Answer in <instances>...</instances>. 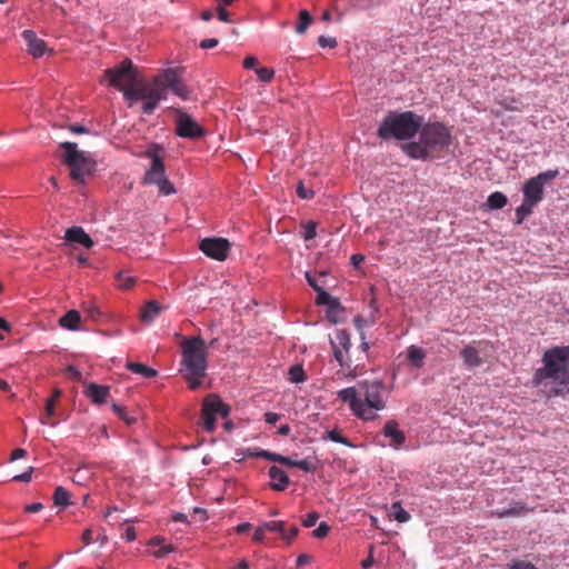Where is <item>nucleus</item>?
<instances>
[{
	"label": "nucleus",
	"mask_w": 569,
	"mask_h": 569,
	"mask_svg": "<svg viewBox=\"0 0 569 569\" xmlns=\"http://www.w3.org/2000/svg\"><path fill=\"white\" fill-rule=\"evenodd\" d=\"M542 362L543 367L536 370L532 383L542 387L548 397L569 393V346L546 350Z\"/></svg>",
	"instance_id": "1"
},
{
	"label": "nucleus",
	"mask_w": 569,
	"mask_h": 569,
	"mask_svg": "<svg viewBox=\"0 0 569 569\" xmlns=\"http://www.w3.org/2000/svg\"><path fill=\"white\" fill-rule=\"evenodd\" d=\"M418 133V141H409L401 146V150L415 160L439 159L452 142L451 129L439 121L423 123L422 120Z\"/></svg>",
	"instance_id": "2"
},
{
	"label": "nucleus",
	"mask_w": 569,
	"mask_h": 569,
	"mask_svg": "<svg viewBox=\"0 0 569 569\" xmlns=\"http://www.w3.org/2000/svg\"><path fill=\"white\" fill-rule=\"evenodd\" d=\"M208 346L201 337L184 339L182 342V375L191 390L198 389L208 367Z\"/></svg>",
	"instance_id": "3"
},
{
	"label": "nucleus",
	"mask_w": 569,
	"mask_h": 569,
	"mask_svg": "<svg viewBox=\"0 0 569 569\" xmlns=\"http://www.w3.org/2000/svg\"><path fill=\"white\" fill-rule=\"evenodd\" d=\"M423 117L413 111L389 112L381 121L377 134L383 140H410L421 128Z\"/></svg>",
	"instance_id": "4"
},
{
	"label": "nucleus",
	"mask_w": 569,
	"mask_h": 569,
	"mask_svg": "<svg viewBox=\"0 0 569 569\" xmlns=\"http://www.w3.org/2000/svg\"><path fill=\"white\" fill-rule=\"evenodd\" d=\"M362 409L366 416H359V419L372 421L378 418L377 412L386 408L387 399L385 397V385L381 380L362 381L359 383Z\"/></svg>",
	"instance_id": "5"
},
{
	"label": "nucleus",
	"mask_w": 569,
	"mask_h": 569,
	"mask_svg": "<svg viewBox=\"0 0 569 569\" xmlns=\"http://www.w3.org/2000/svg\"><path fill=\"white\" fill-rule=\"evenodd\" d=\"M64 150L63 161L70 167V177L78 183H84L86 178L94 170V161L83 151L78 150L74 142H62Z\"/></svg>",
	"instance_id": "6"
},
{
	"label": "nucleus",
	"mask_w": 569,
	"mask_h": 569,
	"mask_svg": "<svg viewBox=\"0 0 569 569\" xmlns=\"http://www.w3.org/2000/svg\"><path fill=\"white\" fill-rule=\"evenodd\" d=\"M229 413L230 407L228 405L222 402L217 395H209L204 398L201 409L203 429L207 432H212L216 429L217 416L226 418Z\"/></svg>",
	"instance_id": "7"
},
{
	"label": "nucleus",
	"mask_w": 569,
	"mask_h": 569,
	"mask_svg": "<svg viewBox=\"0 0 569 569\" xmlns=\"http://www.w3.org/2000/svg\"><path fill=\"white\" fill-rule=\"evenodd\" d=\"M108 83L118 90H123L129 84H134L137 72L130 59H124L113 68L104 71Z\"/></svg>",
	"instance_id": "8"
},
{
	"label": "nucleus",
	"mask_w": 569,
	"mask_h": 569,
	"mask_svg": "<svg viewBox=\"0 0 569 569\" xmlns=\"http://www.w3.org/2000/svg\"><path fill=\"white\" fill-rule=\"evenodd\" d=\"M559 176V170H547L527 180L522 187L523 200L537 206L543 199V186Z\"/></svg>",
	"instance_id": "9"
},
{
	"label": "nucleus",
	"mask_w": 569,
	"mask_h": 569,
	"mask_svg": "<svg viewBox=\"0 0 569 569\" xmlns=\"http://www.w3.org/2000/svg\"><path fill=\"white\" fill-rule=\"evenodd\" d=\"M167 93L164 90L163 81H159V74L154 78L152 83H142V112L151 114L159 102L166 99Z\"/></svg>",
	"instance_id": "10"
},
{
	"label": "nucleus",
	"mask_w": 569,
	"mask_h": 569,
	"mask_svg": "<svg viewBox=\"0 0 569 569\" xmlns=\"http://www.w3.org/2000/svg\"><path fill=\"white\" fill-rule=\"evenodd\" d=\"M176 133L181 138L197 140L202 138L206 131L190 114L180 111L176 118Z\"/></svg>",
	"instance_id": "11"
},
{
	"label": "nucleus",
	"mask_w": 569,
	"mask_h": 569,
	"mask_svg": "<svg viewBox=\"0 0 569 569\" xmlns=\"http://www.w3.org/2000/svg\"><path fill=\"white\" fill-rule=\"evenodd\" d=\"M331 347L333 350L335 359L341 367L350 368L351 362L348 356L349 349L351 347L350 335L343 330H337L335 333V338L331 339Z\"/></svg>",
	"instance_id": "12"
},
{
	"label": "nucleus",
	"mask_w": 569,
	"mask_h": 569,
	"mask_svg": "<svg viewBox=\"0 0 569 569\" xmlns=\"http://www.w3.org/2000/svg\"><path fill=\"white\" fill-rule=\"evenodd\" d=\"M199 248L207 257L223 261L229 254L230 242L224 238H204Z\"/></svg>",
	"instance_id": "13"
},
{
	"label": "nucleus",
	"mask_w": 569,
	"mask_h": 569,
	"mask_svg": "<svg viewBox=\"0 0 569 569\" xmlns=\"http://www.w3.org/2000/svg\"><path fill=\"white\" fill-rule=\"evenodd\" d=\"M161 148L158 144H152L146 151L147 157L151 158V167L146 172L144 182L150 184H158L166 176H164V164L162 159L159 157L158 151Z\"/></svg>",
	"instance_id": "14"
},
{
	"label": "nucleus",
	"mask_w": 569,
	"mask_h": 569,
	"mask_svg": "<svg viewBox=\"0 0 569 569\" xmlns=\"http://www.w3.org/2000/svg\"><path fill=\"white\" fill-rule=\"evenodd\" d=\"M159 81H163L166 91L170 89L176 96L183 100L189 98V90L174 70L167 69L161 72L159 74Z\"/></svg>",
	"instance_id": "15"
},
{
	"label": "nucleus",
	"mask_w": 569,
	"mask_h": 569,
	"mask_svg": "<svg viewBox=\"0 0 569 569\" xmlns=\"http://www.w3.org/2000/svg\"><path fill=\"white\" fill-rule=\"evenodd\" d=\"M487 346L488 343L486 341H473L463 347L460 351V356L465 366L468 368H476L482 365V359L479 353L485 351Z\"/></svg>",
	"instance_id": "16"
},
{
	"label": "nucleus",
	"mask_w": 569,
	"mask_h": 569,
	"mask_svg": "<svg viewBox=\"0 0 569 569\" xmlns=\"http://www.w3.org/2000/svg\"><path fill=\"white\" fill-rule=\"evenodd\" d=\"M338 398L349 405L350 410L356 417L359 418V416H366L365 410H361V397L358 395V391L355 387L345 388L338 391Z\"/></svg>",
	"instance_id": "17"
},
{
	"label": "nucleus",
	"mask_w": 569,
	"mask_h": 569,
	"mask_svg": "<svg viewBox=\"0 0 569 569\" xmlns=\"http://www.w3.org/2000/svg\"><path fill=\"white\" fill-rule=\"evenodd\" d=\"M382 435L390 439L389 445L395 449H399L406 441V435L399 429V423L396 420L386 421Z\"/></svg>",
	"instance_id": "18"
},
{
	"label": "nucleus",
	"mask_w": 569,
	"mask_h": 569,
	"mask_svg": "<svg viewBox=\"0 0 569 569\" xmlns=\"http://www.w3.org/2000/svg\"><path fill=\"white\" fill-rule=\"evenodd\" d=\"M22 37L28 44L29 53L34 58H40L44 54L47 50L46 42L38 38L36 32L32 30H24L22 32Z\"/></svg>",
	"instance_id": "19"
},
{
	"label": "nucleus",
	"mask_w": 569,
	"mask_h": 569,
	"mask_svg": "<svg viewBox=\"0 0 569 569\" xmlns=\"http://www.w3.org/2000/svg\"><path fill=\"white\" fill-rule=\"evenodd\" d=\"M270 487L276 491H283L289 486L288 475L277 466L269 468Z\"/></svg>",
	"instance_id": "20"
},
{
	"label": "nucleus",
	"mask_w": 569,
	"mask_h": 569,
	"mask_svg": "<svg viewBox=\"0 0 569 569\" xmlns=\"http://www.w3.org/2000/svg\"><path fill=\"white\" fill-rule=\"evenodd\" d=\"M86 396L91 399L93 403L101 405L107 401L110 393V387L97 383H89L84 391Z\"/></svg>",
	"instance_id": "21"
},
{
	"label": "nucleus",
	"mask_w": 569,
	"mask_h": 569,
	"mask_svg": "<svg viewBox=\"0 0 569 569\" xmlns=\"http://www.w3.org/2000/svg\"><path fill=\"white\" fill-rule=\"evenodd\" d=\"M66 239L71 242H77L86 248H91L93 246L92 239L81 227H71L66 231Z\"/></svg>",
	"instance_id": "22"
},
{
	"label": "nucleus",
	"mask_w": 569,
	"mask_h": 569,
	"mask_svg": "<svg viewBox=\"0 0 569 569\" xmlns=\"http://www.w3.org/2000/svg\"><path fill=\"white\" fill-rule=\"evenodd\" d=\"M162 307L156 300H149L140 311V319L146 323L152 322L161 312Z\"/></svg>",
	"instance_id": "23"
},
{
	"label": "nucleus",
	"mask_w": 569,
	"mask_h": 569,
	"mask_svg": "<svg viewBox=\"0 0 569 569\" xmlns=\"http://www.w3.org/2000/svg\"><path fill=\"white\" fill-rule=\"evenodd\" d=\"M81 321V316L77 310H69L59 320L61 327L68 330H78Z\"/></svg>",
	"instance_id": "24"
},
{
	"label": "nucleus",
	"mask_w": 569,
	"mask_h": 569,
	"mask_svg": "<svg viewBox=\"0 0 569 569\" xmlns=\"http://www.w3.org/2000/svg\"><path fill=\"white\" fill-rule=\"evenodd\" d=\"M61 397V390L56 389L50 398L46 401V415L40 419V422L42 425H50L54 426V422H50L49 418H51L54 415V407L57 400Z\"/></svg>",
	"instance_id": "25"
},
{
	"label": "nucleus",
	"mask_w": 569,
	"mask_h": 569,
	"mask_svg": "<svg viewBox=\"0 0 569 569\" xmlns=\"http://www.w3.org/2000/svg\"><path fill=\"white\" fill-rule=\"evenodd\" d=\"M126 368L136 373V375H140L144 378H153L158 375L157 370H154L153 368H150L143 363H140V362H132V361H128L126 363Z\"/></svg>",
	"instance_id": "26"
},
{
	"label": "nucleus",
	"mask_w": 569,
	"mask_h": 569,
	"mask_svg": "<svg viewBox=\"0 0 569 569\" xmlns=\"http://www.w3.org/2000/svg\"><path fill=\"white\" fill-rule=\"evenodd\" d=\"M124 99L129 102V106H132L133 102L138 100H143L142 98V83L138 84L137 81L134 84L127 86L123 90Z\"/></svg>",
	"instance_id": "27"
},
{
	"label": "nucleus",
	"mask_w": 569,
	"mask_h": 569,
	"mask_svg": "<svg viewBox=\"0 0 569 569\" xmlns=\"http://www.w3.org/2000/svg\"><path fill=\"white\" fill-rule=\"evenodd\" d=\"M529 509L526 505L521 502H517L513 507L509 509L498 510L495 513L498 518H507V517H520L529 512Z\"/></svg>",
	"instance_id": "28"
},
{
	"label": "nucleus",
	"mask_w": 569,
	"mask_h": 569,
	"mask_svg": "<svg viewBox=\"0 0 569 569\" xmlns=\"http://www.w3.org/2000/svg\"><path fill=\"white\" fill-rule=\"evenodd\" d=\"M408 360L416 367L421 368L423 366V360L426 358V352L423 349L417 346H410L407 350Z\"/></svg>",
	"instance_id": "29"
},
{
	"label": "nucleus",
	"mask_w": 569,
	"mask_h": 569,
	"mask_svg": "<svg viewBox=\"0 0 569 569\" xmlns=\"http://www.w3.org/2000/svg\"><path fill=\"white\" fill-rule=\"evenodd\" d=\"M507 202L506 194L500 191L492 192L487 199V204L492 210L502 209Z\"/></svg>",
	"instance_id": "30"
},
{
	"label": "nucleus",
	"mask_w": 569,
	"mask_h": 569,
	"mask_svg": "<svg viewBox=\"0 0 569 569\" xmlns=\"http://www.w3.org/2000/svg\"><path fill=\"white\" fill-rule=\"evenodd\" d=\"M70 493L63 487L59 486L53 492L54 505L61 508H66L71 505Z\"/></svg>",
	"instance_id": "31"
},
{
	"label": "nucleus",
	"mask_w": 569,
	"mask_h": 569,
	"mask_svg": "<svg viewBox=\"0 0 569 569\" xmlns=\"http://www.w3.org/2000/svg\"><path fill=\"white\" fill-rule=\"evenodd\" d=\"M312 20L313 19L311 14L307 10H301L299 12V22L296 26V32L299 34H303L307 31L308 27L311 24Z\"/></svg>",
	"instance_id": "32"
},
{
	"label": "nucleus",
	"mask_w": 569,
	"mask_h": 569,
	"mask_svg": "<svg viewBox=\"0 0 569 569\" xmlns=\"http://www.w3.org/2000/svg\"><path fill=\"white\" fill-rule=\"evenodd\" d=\"M535 207L536 206L533 203L522 200V203L516 209L517 223L520 224L529 214H531Z\"/></svg>",
	"instance_id": "33"
},
{
	"label": "nucleus",
	"mask_w": 569,
	"mask_h": 569,
	"mask_svg": "<svg viewBox=\"0 0 569 569\" xmlns=\"http://www.w3.org/2000/svg\"><path fill=\"white\" fill-rule=\"evenodd\" d=\"M289 380L293 383L303 382L307 379L306 372L301 365H295L289 369Z\"/></svg>",
	"instance_id": "34"
},
{
	"label": "nucleus",
	"mask_w": 569,
	"mask_h": 569,
	"mask_svg": "<svg viewBox=\"0 0 569 569\" xmlns=\"http://www.w3.org/2000/svg\"><path fill=\"white\" fill-rule=\"evenodd\" d=\"M117 281H118V287L120 289L129 290L136 284L137 278L128 276L124 272L120 271L117 274Z\"/></svg>",
	"instance_id": "35"
},
{
	"label": "nucleus",
	"mask_w": 569,
	"mask_h": 569,
	"mask_svg": "<svg viewBox=\"0 0 569 569\" xmlns=\"http://www.w3.org/2000/svg\"><path fill=\"white\" fill-rule=\"evenodd\" d=\"M392 516L399 522H407L410 519V515L402 507L400 501H396L391 506Z\"/></svg>",
	"instance_id": "36"
},
{
	"label": "nucleus",
	"mask_w": 569,
	"mask_h": 569,
	"mask_svg": "<svg viewBox=\"0 0 569 569\" xmlns=\"http://www.w3.org/2000/svg\"><path fill=\"white\" fill-rule=\"evenodd\" d=\"M91 479L90 472L86 468H79L72 476V481L77 485L84 486Z\"/></svg>",
	"instance_id": "37"
},
{
	"label": "nucleus",
	"mask_w": 569,
	"mask_h": 569,
	"mask_svg": "<svg viewBox=\"0 0 569 569\" xmlns=\"http://www.w3.org/2000/svg\"><path fill=\"white\" fill-rule=\"evenodd\" d=\"M317 305H328L336 306L338 303L337 299H333L327 291L322 288L317 291Z\"/></svg>",
	"instance_id": "38"
},
{
	"label": "nucleus",
	"mask_w": 569,
	"mask_h": 569,
	"mask_svg": "<svg viewBox=\"0 0 569 569\" xmlns=\"http://www.w3.org/2000/svg\"><path fill=\"white\" fill-rule=\"evenodd\" d=\"M262 526L266 531L279 532L281 535V537H287L283 521H268V522H264Z\"/></svg>",
	"instance_id": "39"
},
{
	"label": "nucleus",
	"mask_w": 569,
	"mask_h": 569,
	"mask_svg": "<svg viewBox=\"0 0 569 569\" xmlns=\"http://www.w3.org/2000/svg\"><path fill=\"white\" fill-rule=\"evenodd\" d=\"M258 79L262 82H270L274 77V70L272 68L259 67L256 68Z\"/></svg>",
	"instance_id": "40"
},
{
	"label": "nucleus",
	"mask_w": 569,
	"mask_h": 569,
	"mask_svg": "<svg viewBox=\"0 0 569 569\" xmlns=\"http://www.w3.org/2000/svg\"><path fill=\"white\" fill-rule=\"evenodd\" d=\"M112 410L114 411V413L121 419L123 420L127 425H132L136 422V419L133 417H130L127 412H126V409L121 406H119L118 403H112Z\"/></svg>",
	"instance_id": "41"
},
{
	"label": "nucleus",
	"mask_w": 569,
	"mask_h": 569,
	"mask_svg": "<svg viewBox=\"0 0 569 569\" xmlns=\"http://www.w3.org/2000/svg\"><path fill=\"white\" fill-rule=\"evenodd\" d=\"M159 192L163 196L176 193V188L166 177L157 184Z\"/></svg>",
	"instance_id": "42"
},
{
	"label": "nucleus",
	"mask_w": 569,
	"mask_h": 569,
	"mask_svg": "<svg viewBox=\"0 0 569 569\" xmlns=\"http://www.w3.org/2000/svg\"><path fill=\"white\" fill-rule=\"evenodd\" d=\"M317 234V224L313 221H308L303 227L302 237L305 240H311Z\"/></svg>",
	"instance_id": "43"
},
{
	"label": "nucleus",
	"mask_w": 569,
	"mask_h": 569,
	"mask_svg": "<svg viewBox=\"0 0 569 569\" xmlns=\"http://www.w3.org/2000/svg\"><path fill=\"white\" fill-rule=\"evenodd\" d=\"M508 566L510 569H539L533 563L525 560H513Z\"/></svg>",
	"instance_id": "44"
},
{
	"label": "nucleus",
	"mask_w": 569,
	"mask_h": 569,
	"mask_svg": "<svg viewBox=\"0 0 569 569\" xmlns=\"http://www.w3.org/2000/svg\"><path fill=\"white\" fill-rule=\"evenodd\" d=\"M318 43L321 48H331L332 49L338 46L336 38L326 37V36H320L318 39Z\"/></svg>",
	"instance_id": "45"
},
{
	"label": "nucleus",
	"mask_w": 569,
	"mask_h": 569,
	"mask_svg": "<svg viewBox=\"0 0 569 569\" xmlns=\"http://www.w3.org/2000/svg\"><path fill=\"white\" fill-rule=\"evenodd\" d=\"M297 193L301 199H311L313 198V191L306 188L302 181H299L297 186Z\"/></svg>",
	"instance_id": "46"
},
{
	"label": "nucleus",
	"mask_w": 569,
	"mask_h": 569,
	"mask_svg": "<svg viewBox=\"0 0 569 569\" xmlns=\"http://www.w3.org/2000/svg\"><path fill=\"white\" fill-rule=\"evenodd\" d=\"M329 531H330V527L328 526L327 522L322 521V522H320L318 528L313 530L312 535H313V537L321 539V538L327 537Z\"/></svg>",
	"instance_id": "47"
},
{
	"label": "nucleus",
	"mask_w": 569,
	"mask_h": 569,
	"mask_svg": "<svg viewBox=\"0 0 569 569\" xmlns=\"http://www.w3.org/2000/svg\"><path fill=\"white\" fill-rule=\"evenodd\" d=\"M297 468L306 472H313L316 470V466L309 459L297 460Z\"/></svg>",
	"instance_id": "48"
},
{
	"label": "nucleus",
	"mask_w": 569,
	"mask_h": 569,
	"mask_svg": "<svg viewBox=\"0 0 569 569\" xmlns=\"http://www.w3.org/2000/svg\"><path fill=\"white\" fill-rule=\"evenodd\" d=\"M328 437L330 440L335 441V442H338V443H342V445H346V446H350L349 441L347 440V438H345L339 431L337 430H331L328 432Z\"/></svg>",
	"instance_id": "49"
},
{
	"label": "nucleus",
	"mask_w": 569,
	"mask_h": 569,
	"mask_svg": "<svg viewBox=\"0 0 569 569\" xmlns=\"http://www.w3.org/2000/svg\"><path fill=\"white\" fill-rule=\"evenodd\" d=\"M319 517V513L316 511L309 512L302 520V525L307 528L313 527L317 523Z\"/></svg>",
	"instance_id": "50"
},
{
	"label": "nucleus",
	"mask_w": 569,
	"mask_h": 569,
	"mask_svg": "<svg viewBox=\"0 0 569 569\" xmlns=\"http://www.w3.org/2000/svg\"><path fill=\"white\" fill-rule=\"evenodd\" d=\"M258 457L264 458V459H267L269 461H273V462H279L280 463V459H282L283 456H281L279 453H274V452L262 450V451H260L258 453Z\"/></svg>",
	"instance_id": "51"
},
{
	"label": "nucleus",
	"mask_w": 569,
	"mask_h": 569,
	"mask_svg": "<svg viewBox=\"0 0 569 569\" xmlns=\"http://www.w3.org/2000/svg\"><path fill=\"white\" fill-rule=\"evenodd\" d=\"M172 551H174V547L172 545H167V546L159 548L158 550H154L153 556L156 558H163Z\"/></svg>",
	"instance_id": "52"
},
{
	"label": "nucleus",
	"mask_w": 569,
	"mask_h": 569,
	"mask_svg": "<svg viewBox=\"0 0 569 569\" xmlns=\"http://www.w3.org/2000/svg\"><path fill=\"white\" fill-rule=\"evenodd\" d=\"M32 472H33V468L30 467L26 472L14 476L12 480L21 481V482H29L31 480Z\"/></svg>",
	"instance_id": "53"
},
{
	"label": "nucleus",
	"mask_w": 569,
	"mask_h": 569,
	"mask_svg": "<svg viewBox=\"0 0 569 569\" xmlns=\"http://www.w3.org/2000/svg\"><path fill=\"white\" fill-rule=\"evenodd\" d=\"M243 68L244 69H254L258 67V59L254 56H248L243 60Z\"/></svg>",
	"instance_id": "54"
},
{
	"label": "nucleus",
	"mask_w": 569,
	"mask_h": 569,
	"mask_svg": "<svg viewBox=\"0 0 569 569\" xmlns=\"http://www.w3.org/2000/svg\"><path fill=\"white\" fill-rule=\"evenodd\" d=\"M264 533H266V530L263 528V526H259L256 530H254V533L252 536V540L254 542H262L263 539H264Z\"/></svg>",
	"instance_id": "55"
},
{
	"label": "nucleus",
	"mask_w": 569,
	"mask_h": 569,
	"mask_svg": "<svg viewBox=\"0 0 569 569\" xmlns=\"http://www.w3.org/2000/svg\"><path fill=\"white\" fill-rule=\"evenodd\" d=\"M280 418H281V415L276 413V412H267L264 415L266 422H268L270 425L277 423L280 420Z\"/></svg>",
	"instance_id": "56"
},
{
	"label": "nucleus",
	"mask_w": 569,
	"mask_h": 569,
	"mask_svg": "<svg viewBox=\"0 0 569 569\" xmlns=\"http://www.w3.org/2000/svg\"><path fill=\"white\" fill-rule=\"evenodd\" d=\"M218 19L223 22H230V13L222 7H218Z\"/></svg>",
	"instance_id": "57"
},
{
	"label": "nucleus",
	"mask_w": 569,
	"mask_h": 569,
	"mask_svg": "<svg viewBox=\"0 0 569 569\" xmlns=\"http://www.w3.org/2000/svg\"><path fill=\"white\" fill-rule=\"evenodd\" d=\"M27 456V451L22 448H17L11 452L10 461H16Z\"/></svg>",
	"instance_id": "58"
},
{
	"label": "nucleus",
	"mask_w": 569,
	"mask_h": 569,
	"mask_svg": "<svg viewBox=\"0 0 569 569\" xmlns=\"http://www.w3.org/2000/svg\"><path fill=\"white\" fill-rule=\"evenodd\" d=\"M218 44V40L214 38L204 39L200 42V48L202 49H211Z\"/></svg>",
	"instance_id": "59"
},
{
	"label": "nucleus",
	"mask_w": 569,
	"mask_h": 569,
	"mask_svg": "<svg viewBox=\"0 0 569 569\" xmlns=\"http://www.w3.org/2000/svg\"><path fill=\"white\" fill-rule=\"evenodd\" d=\"M287 532V537H282L284 540H287L288 543H290L298 535L299 529L298 527L293 526L291 527Z\"/></svg>",
	"instance_id": "60"
},
{
	"label": "nucleus",
	"mask_w": 569,
	"mask_h": 569,
	"mask_svg": "<svg viewBox=\"0 0 569 569\" xmlns=\"http://www.w3.org/2000/svg\"><path fill=\"white\" fill-rule=\"evenodd\" d=\"M128 542H131L136 539V530L133 527H127L124 533L122 536Z\"/></svg>",
	"instance_id": "61"
},
{
	"label": "nucleus",
	"mask_w": 569,
	"mask_h": 569,
	"mask_svg": "<svg viewBox=\"0 0 569 569\" xmlns=\"http://www.w3.org/2000/svg\"><path fill=\"white\" fill-rule=\"evenodd\" d=\"M84 311L88 313V316L92 319L97 318L100 315V311L98 308L93 305L84 306Z\"/></svg>",
	"instance_id": "62"
},
{
	"label": "nucleus",
	"mask_w": 569,
	"mask_h": 569,
	"mask_svg": "<svg viewBox=\"0 0 569 569\" xmlns=\"http://www.w3.org/2000/svg\"><path fill=\"white\" fill-rule=\"evenodd\" d=\"M42 508H43L42 503H40V502H34V503L27 505V506L24 507V511H26V512L33 513V512H38V511H40Z\"/></svg>",
	"instance_id": "63"
},
{
	"label": "nucleus",
	"mask_w": 569,
	"mask_h": 569,
	"mask_svg": "<svg viewBox=\"0 0 569 569\" xmlns=\"http://www.w3.org/2000/svg\"><path fill=\"white\" fill-rule=\"evenodd\" d=\"M81 539L84 543V546H88L92 542V530L91 529H86L83 532H82V536H81Z\"/></svg>",
	"instance_id": "64"
}]
</instances>
